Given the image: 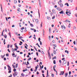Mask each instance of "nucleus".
Returning <instances> with one entry per match:
<instances>
[{
    "mask_svg": "<svg viewBox=\"0 0 77 77\" xmlns=\"http://www.w3.org/2000/svg\"><path fill=\"white\" fill-rule=\"evenodd\" d=\"M19 56H18L17 57V61L18 60V59H19Z\"/></svg>",
    "mask_w": 77,
    "mask_h": 77,
    "instance_id": "30",
    "label": "nucleus"
},
{
    "mask_svg": "<svg viewBox=\"0 0 77 77\" xmlns=\"http://www.w3.org/2000/svg\"><path fill=\"white\" fill-rule=\"evenodd\" d=\"M64 74V71H61L60 74V75H63Z\"/></svg>",
    "mask_w": 77,
    "mask_h": 77,
    "instance_id": "3",
    "label": "nucleus"
},
{
    "mask_svg": "<svg viewBox=\"0 0 77 77\" xmlns=\"http://www.w3.org/2000/svg\"><path fill=\"white\" fill-rule=\"evenodd\" d=\"M73 44H74V45H75V41H74L73 42Z\"/></svg>",
    "mask_w": 77,
    "mask_h": 77,
    "instance_id": "46",
    "label": "nucleus"
},
{
    "mask_svg": "<svg viewBox=\"0 0 77 77\" xmlns=\"http://www.w3.org/2000/svg\"><path fill=\"white\" fill-rule=\"evenodd\" d=\"M51 55L53 57V53H52L51 54Z\"/></svg>",
    "mask_w": 77,
    "mask_h": 77,
    "instance_id": "61",
    "label": "nucleus"
},
{
    "mask_svg": "<svg viewBox=\"0 0 77 77\" xmlns=\"http://www.w3.org/2000/svg\"><path fill=\"white\" fill-rule=\"evenodd\" d=\"M1 57H2V59L3 58V57H4V56H3V55H2L1 56Z\"/></svg>",
    "mask_w": 77,
    "mask_h": 77,
    "instance_id": "53",
    "label": "nucleus"
},
{
    "mask_svg": "<svg viewBox=\"0 0 77 77\" xmlns=\"http://www.w3.org/2000/svg\"><path fill=\"white\" fill-rule=\"evenodd\" d=\"M64 75H65V77H67V76L68 75V73H66Z\"/></svg>",
    "mask_w": 77,
    "mask_h": 77,
    "instance_id": "10",
    "label": "nucleus"
},
{
    "mask_svg": "<svg viewBox=\"0 0 77 77\" xmlns=\"http://www.w3.org/2000/svg\"><path fill=\"white\" fill-rule=\"evenodd\" d=\"M51 28H49V33H51Z\"/></svg>",
    "mask_w": 77,
    "mask_h": 77,
    "instance_id": "14",
    "label": "nucleus"
},
{
    "mask_svg": "<svg viewBox=\"0 0 77 77\" xmlns=\"http://www.w3.org/2000/svg\"><path fill=\"white\" fill-rule=\"evenodd\" d=\"M48 53L49 57L50 56H51V55H50V52H48Z\"/></svg>",
    "mask_w": 77,
    "mask_h": 77,
    "instance_id": "16",
    "label": "nucleus"
},
{
    "mask_svg": "<svg viewBox=\"0 0 77 77\" xmlns=\"http://www.w3.org/2000/svg\"><path fill=\"white\" fill-rule=\"evenodd\" d=\"M52 45L53 47H57V46H56V45H54V44H53Z\"/></svg>",
    "mask_w": 77,
    "mask_h": 77,
    "instance_id": "15",
    "label": "nucleus"
},
{
    "mask_svg": "<svg viewBox=\"0 0 77 77\" xmlns=\"http://www.w3.org/2000/svg\"><path fill=\"white\" fill-rule=\"evenodd\" d=\"M21 29L22 30H23V29H24V27H22L21 28Z\"/></svg>",
    "mask_w": 77,
    "mask_h": 77,
    "instance_id": "48",
    "label": "nucleus"
},
{
    "mask_svg": "<svg viewBox=\"0 0 77 77\" xmlns=\"http://www.w3.org/2000/svg\"><path fill=\"white\" fill-rule=\"evenodd\" d=\"M53 62L54 64H56V61L55 60H54Z\"/></svg>",
    "mask_w": 77,
    "mask_h": 77,
    "instance_id": "29",
    "label": "nucleus"
},
{
    "mask_svg": "<svg viewBox=\"0 0 77 77\" xmlns=\"http://www.w3.org/2000/svg\"><path fill=\"white\" fill-rule=\"evenodd\" d=\"M16 71H17V70L16 69H14L13 71H14V72Z\"/></svg>",
    "mask_w": 77,
    "mask_h": 77,
    "instance_id": "43",
    "label": "nucleus"
},
{
    "mask_svg": "<svg viewBox=\"0 0 77 77\" xmlns=\"http://www.w3.org/2000/svg\"><path fill=\"white\" fill-rule=\"evenodd\" d=\"M66 14H67V15H68L69 16H70V15L68 14V12L66 11Z\"/></svg>",
    "mask_w": 77,
    "mask_h": 77,
    "instance_id": "24",
    "label": "nucleus"
},
{
    "mask_svg": "<svg viewBox=\"0 0 77 77\" xmlns=\"http://www.w3.org/2000/svg\"><path fill=\"white\" fill-rule=\"evenodd\" d=\"M53 68H54V71L55 72L56 71V69H55V68L54 67Z\"/></svg>",
    "mask_w": 77,
    "mask_h": 77,
    "instance_id": "50",
    "label": "nucleus"
},
{
    "mask_svg": "<svg viewBox=\"0 0 77 77\" xmlns=\"http://www.w3.org/2000/svg\"><path fill=\"white\" fill-rule=\"evenodd\" d=\"M45 33V31H44V29H43V36H44V34Z\"/></svg>",
    "mask_w": 77,
    "mask_h": 77,
    "instance_id": "7",
    "label": "nucleus"
},
{
    "mask_svg": "<svg viewBox=\"0 0 77 77\" xmlns=\"http://www.w3.org/2000/svg\"><path fill=\"white\" fill-rule=\"evenodd\" d=\"M35 22L36 23H38V19H36Z\"/></svg>",
    "mask_w": 77,
    "mask_h": 77,
    "instance_id": "12",
    "label": "nucleus"
},
{
    "mask_svg": "<svg viewBox=\"0 0 77 77\" xmlns=\"http://www.w3.org/2000/svg\"><path fill=\"white\" fill-rule=\"evenodd\" d=\"M4 45L6 44V43L5 42V39L4 40Z\"/></svg>",
    "mask_w": 77,
    "mask_h": 77,
    "instance_id": "36",
    "label": "nucleus"
},
{
    "mask_svg": "<svg viewBox=\"0 0 77 77\" xmlns=\"http://www.w3.org/2000/svg\"><path fill=\"white\" fill-rule=\"evenodd\" d=\"M4 36L5 38H7V36L6 35H5Z\"/></svg>",
    "mask_w": 77,
    "mask_h": 77,
    "instance_id": "25",
    "label": "nucleus"
},
{
    "mask_svg": "<svg viewBox=\"0 0 77 77\" xmlns=\"http://www.w3.org/2000/svg\"><path fill=\"white\" fill-rule=\"evenodd\" d=\"M15 46L16 48H18V46H17L16 45H15Z\"/></svg>",
    "mask_w": 77,
    "mask_h": 77,
    "instance_id": "42",
    "label": "nucleus"
},
{
    "mask_svg": "<svg viewBox=\"0 0 77 77\" xmlns=\"http://www.w3.org/2000/svg\"><path fill=\"white\" fill-rule=\"evenodd\" d=\"M47 76L46 77H48V70H47Z\"/></svg>",
    "mask_w": 77,
    "mask_h": 77,
    "instance_id": "8",
    "label": "nucleus"
},
{
    "mask_svg": "<svg viewBox=\"0 0 77 77\" xmlns=\"http://www.w3.org/2000/svg\"><path fill=\"white\" fill-rule=\"evenodd\" d=\"M18 66V63H17L16 64V68H17V66Z\"/></svg>",
    "mask_w": 77,
    "mask_h": 77,
    "instance_id": "59",
    "label": "nucleus"
},
{
    "mask_svg": "<svg viewBox=\"0 0 77 77\" xmlns=\"http://www.w3.org/2000/svg\"><path fill=\"white\" fill-rule=\"evenodd\" d=\"M20 31H21V32H23V29H21L20 30Z\"/></svg>",
    "mask_w": 77,
    "mask_h": 77,
    "instance_id": "63",
    "label": "nucleus"
},
{
    "mask_svg": "<svg viewBox=\"0 0 77 77\" xmlns=\"http://www.w3.org/2000/svg\"><path fill=\"white\" fill-rule=\"evenodd\" d=\"M60 7L61 8H62V7H63V4H60Z\"/></svg>",
    "mask_w": 77,
    "mask_h": 77,
    "instance_id": "13",
    "label": "nucleus"
},
{
    "mask_svg": "<svg viewBox=\"0 0 77 77\" xmlns=\"http://www.w3.org/2000/svg\"><path fill=\"white\" fill-rule=\"evenodd\" d=\"M13 75L14 77H15V76L17 75V72H14V73L13 74Z\"/></svg>",
    "mask_w": 77,
    "mask_h": 77,
    "instance_id": "2",
    "label": "nucleus"
},
{
    "mask_svg": "<svg viewBox=\"0 0 77 77\" xmlns=\"http://www.w3.org/2000/svg\"><path fill=\"white\" fill-rule=\"evenodd\" d=\"M69 62H67V66H69Z\"/></svg>",
    "mask_w": 77,
    "mask_h": 77,
    "instance_id": "39",
    "label": "nucleus"
},
{
    "mask_svg": "<svg viewBox=\"0 0 77 77\" xmlns=\"http://www.w3.org/2000/svg\"><path fill=\"white\" fill-rule=\"evenodd\" d=\"M55 72H56V75H57V71H56Z\"/></svg>",
    "mask_w": 77,
    "mask_h": 77,
    "instance_id": "56",
    "label": "nucleus"
},
{
    "mask_svg": "<svg viewBox=\"0 0 77 77\" xmlns=\"http://www.w3.org/2000/svg\"><path fill=\"white\" fill-rule=\"evenodd\" d=\"M7 66H8V70H9V71L8 72V73H11V68L8 65Z\"/></svg>",
    "mask_w": 77,
    "mask_h": 77,
    "instance_id": "1",
    "label": "nucleus"
},
{
    "mask_svg": "<svg viewBox=\"0 0 77 77\" xmlns=\"http://www.w3.org/2000/svg\"><path fill=\"white\" fill-rule=\"evenodd\" d=\"M52 42L53 43H54L55 42V41H54V40H53L52 41Z\"/></svg>",
    "mask_w": 77,
    "mask_h": 77,
    "instance_id": "52",
    "label": "nucleus"
},
{
    "mask_svg": "<svg viewBox=\"0 0 77 77\" xmlns=\"http://www.w3.org/2000/svg\"><path fill=\"white\" fill-rule=\"evenodd\" d=\"M65 22H68V20H66Z\"/></svg>",
    "mask_w": 77,
    "mask_h": 77,
    "instance_id": "58",
    "label": "nucleus"
},
{
    "mask_svg": "<svg viewBox=\"0 0 77 77\" xmlns=\"http://www.w3.org/2000/svg\"><path fill=\"white\" fill-rule=\"evenodd\" d=\"M15 55V53H14V52H13V54H12V56H14Z\"/></svg>",
    "mask_w": 77,
    "mask_h": 77,
    "instance_id": "49",
    "label": "nucleus"
},
{
    "mask_svg": "<svg viewBox=\"0 0 77 77\" xmlns=\"http://www.w3.org/2000/svg\"><path fill=\"white\" fill-rule=\"evenodd\" d=\"M54 18H55V16H54L53 17H52V20H53V19H54Z\"/></svg>",
    "mask_w": 77,
    "mask_h": 77,
    "instance_id": "28",
    "label": "nucleus"
},
{
    "mask_svg": "<svg viewBox=\"0 0 77 77\" xmlns=\"http://www.w3.org/2000/svg\"><path fill=\"white\" fill-rule=\"evenodd\" d=\"M65 5H66L67 6H69V4L68 3L65 4Z\"/></svg>",
    "mask_w": 77,
    "mask_h": 77,
    "instance_id": "18",
    "label": "nucleus"
},
{
    "mask_svg": "<svg viewBox=\"0 0 77 77\" xmlns=\"http://www.w3.org/2000/svg\"><path fill=\"white\" fill-rule=\"evenodd\" d=\"M30 25L32 27H33V25L32 24V23H30Z\"/></svg>",
    "mask_w": 77,
    "mask_h": 77,
    "instance_id": "35",
    "label": "nucleus"
},
{
    "mask_svg": "<svg viewBox=\"0 0 77 77\" xmlns=\"http://www.w3.org/2000/svg\"><path fill=\"white\" fill-rule=\"evenodd\" d=\"M38 45V47H39V48H40V46H39V45L38 44V43H37L36 44V45Z\"/></svg>",
    "mask_w": 77,
    "mask_h": 77,
    "instance_id": "31",
    "label": "nucleus"
},
{
    "mask_svg": "<svg viewBox=\"0 0 77 77\" xmlns=\"http://www.w3.org/2000/svg\"><path fill=\"white\" fill-rule=\"evenodd\" d=\"M19 39H21V38H23L22 36L19 37Z\"/></svg>",
    "mask_w": 77,
    "mask_h": 77,
    "instance_id": "44",
    "label": "nucleus"
},
{
    "mask_svg": "<svg viewBox=\"0 0 77 77\" xmlns=\"http://www.w3.org/2000/svg\"><path fill=\"white\" fill-rule=\"evenodd\" d=\"M53 68H54V71L55 72L56 71V69H55V68L54 67Z\"/></svg>",
    "mask_w": 77,
    "mask_h": 77,
    "instance_id": "51",
    "label": "nucleus"
},
{
    "mask_svg": "<svg viewBox=\"0 0 77 77\" xmlns=\"http://www.w3.org/2000/svg\"><path fill=\"white\" fill-rule=\"evenodd\" d=\"M6 56L7 57H8V56H9V54H6Z\"/></svg>",
    "mask_w": 77,
    "mask_h": 77,
    "instance_id": "41",
    "label": "nucleus"
},
{
    "mask_svg": "<svg viewBox=\"0 0 77 77\" xmlns=\"http://www.w3.org/2000/svg\"><path fill=\"white\" fill-rule=\"evenodd\" d=\"M53 60H54V59H56V57L55 56L54 57H53L52 58Z\"/></svg>",
    "mask_w": 77,
    "mask_h": 77,
    "instance_id": "17",
    "label": "nucleus"
},
{
    "mask_svg": "<svg viewBox=\"0 0 77 77\" xmlns=\"http://www.w3.org/2000/svg\"><path fill=\"white\" fill-rule=\"evenodd\" d=\"M68 2H71V3H72V0H68Z\"/></svg>",
    "mask_w": 77,
    "mask_h": 77,
    "instance_id": "33",
    "label": "nucleus"
},
{
    "mask_svg": "<svg viewBox=\"0 0 77 77\" xmlns=\"http://www.w3.org/2000/svg\"><path fill=\"white\" fill-rule=\"evenodd\" d=\"M53 52H54V54H56V51H53Z\"/></svg>",
    "mask_w": 77,
    "mask_h": 77,
    "instance_id": "23",
    "label": "nucleus"
},
{
    "mask_svg": "<svg viewBox=\"0 0 77 77\" xmlns=\"http://www.w3.org/2000/svg\"><path fill=\"white\" fill-rule=\"evenodd\" d=\"M47 19H48V20H50V17H47Z\"/></svg>",
    "mask_w": 77,
    "mask_h": 77,
    "instance_id": "20",
    "label": "nucleus"
},
{
    "mask_svg": "<svg viewBox=\"0 0 77 77\" xmlns=\"http://www.w3.org/2000/svg\"><path fill=\"white\" fill-rule=\"evenodd\" d=\"M17 11L19 12H20V8H17Z\"/></svg>",
    "mask_w": 77,
    "mask_h": 77,
    "instance_id": "21",
    "label": "nucleus"
},
{
    "mask_svg": "<svg viewBox=\"0 0 77 77\" xmlns=\"http://www.w3.org/2000/svg\"><path fill=\"white\" fill-rule=\"evenodd\" d=\"M63 27L64 28V29H66V28L65 27V26H64V25H63H63L61 26V28H62V29H63Z\"/></svg>",
    "mask_w": 77,
    "mask_h": 77,
    "instance_id": "6",
    "label": "nucleus"
},
{
    "mask_svg": "<svg viewBox=\"0 0 77 77\" xmlns=\"http://www.w3.org/2000/svg\"><path fill=\"white\" fill-rule=\"evenodd\" d=\"M51 76L52 77H54V74H52Z\"/></svg>",
    "mask_w": 77,
    "mask_h": 77,
    "instance_id": "64",
    "label": "nucleus"
},
{
    "mask_svg": "<svg viewBox=\"0 0 77 77\" xmlns=\"http://www.w3.org/2000/svg\"><path fill=\"white\" fill-rule=\"evenodd\" d=\"M66 60H64L63 61V63H64V64H66Z\"/></svg>",
    "mask_w": 77,
    "mask_h": 77,
    "instance_id": "9",
    "label": "nucleus"
},
{
    "mask_svg": "<svg viewBox=\"0 0 77 77\" xmlns=\"http://www.w3.org/2000/svg\"><path fill=\"white\" fill-rule=\"evenodd\" d=\"M75 16L77 17V14H75Z\"/></svg>",
    "mask_w": 77,
    "mask_h": 77,
    "instance_id": "62",
    "label": "nucleus"
},
{
    "mask_svg": "<svg viewBox=\"0 0 77 77\" xmlns=\"http://www.w3.org/2000/svg\"><path fill=\"white\" fill-rule=\"evenodd\" d=\"M14 3H17V0H14Z\"/></svg>",
    "mask_w": 77,
    "mask_h": 77,
    "instance_id": "26",
    "label": "nucleus"
},
{
    "mask_svg": "<svg viewBox=\"0 0 77 77\" xmlns=\"http://www.w3.org/2000/svg\"><path fill=\"white\" fill-rule=\"evenodd\" d=\"M41 53H42V54H44V51H41Z\"/></svg>",
    "mask_w": 77,
    "mask_h": 77,
    "instance_id": "34",
    "label": "nucleus"
},
{
    "mask_svg": "<svg viewBox=\"0 0 77 77\" xmlns=\"http://www.w3.org/2000/svg\"><path fill=\"white\" fill-rule=\"evenodd\" d=\"M12 66H13L14 68H16L15 66L14 65H12Z\"/></svg>",
    "mask_w": 77,
    "mask_h": 77,
    "instance_id": "32",
    "label": "nucleus"
},
{
    "mask_svg": "<svg viewBox=\"0 0 77 77\" xmlns=\"http://www.w3.org/2000/svg\"><path fill=\"white\" fill-rule=\"evenodd\" d=\"M7 48H9V45H7Z\"/></svg>",
    "mask_w": 77,
    "mask_h": 77,
    "instance_id": "55",
    "label": "nucleus"
},
{
    "mask_svg": "<svg viewBox=\"0 0 77 77\" xmlns=\"http://www.w3.org/2000/svg\"><path fill=\"white\" fill-rule=\"evenodd\" d=\"M68 14H71V11H69L68 12Z\"/></svg>",
    "mask_w": 77,
    "mask_h": 77,
    "instance_id": "27",
    "label": "nucleus"
},
{
    "mask_svg": "<svg viewBox=\"0 0 77 77\" xmlns=\"http://www.w3.org/2000/svg\"><path fill=\"white\" fill-rule=\"evenodd\" d=\"M60 14H64V12L63 11H61L59 12Z\"/></svg>",
    "mask_w": 77,
    "mask_h": 77,
    "instance_id": "4",
    "label": "nucleus"
},
{
    "mask_svg": "<svg viewBox=\"0 0 77 77\" xmlns=\"http://www.w3.org/2000/svg\"><path fill=\"white\" fill-rule=\"evenodd\" d=\"M65 53H67V54H69V52L68 51L66 50L65 51Z\"/></svg>",
    "mask_w": 77,
    "mask_h": 77,
    "instance_id": "11",
    "label": "nucleus"
},
{
    "mask_svg": "<svg viewBox=\"0 0 77 77\" xmlns=\"http://www.w3.org/2000/svg\"><path fill=\"white\" fill-rule=\"evenodd\" d=\"M40 40H41V38H39L38 39V41H39V42H40V41H40Z\"/></svg>",
    "mask_w": 77,
    "mask_h": 77,
    "instance_id": "40",
    "label": "nucleus"
},
{
    "mask_svg": "<svg viewBox=\"0 0 77 77\" xmlns=\"http://www.w3.org/2000/svg\"><path fill=\"white\" fill-rule=\"evenodd\" d=\"M55 30H56V32H58V31L57 30V29L56 28L55 29Z\"/></svg>",
    "mask_w": 77,
    "mask_h": 77,
    "instance_id": "37",
    "label": "nucleus"
},
{
    "mask_svg": "<svg viewBox=\"0 0 77 77\" xmlns=\"http://www.w3.org/2000/svg\"><path fill=\"white\" fill-rule=\"evenodd\" d=\"M4 60H6V58H5V57L4 58Z\"/></svg>",
    "mask_w": 77,
    "mask_h": 77,
    "instance_id": "60",
    "label": "nucleus"
},
{
    "mask_svg": "<svg viewBox=\"0 0 77 77\" xmlns=\"http://www.w3.org/2000/svg\"><path fill=\"white\" fill-rule=\"evenodd\" d=\"M31 60V57H29V58L28 59V61H29V60Z\"/></svg>",
    "mask_w": 77,
    "mask_h": 77,
    "instance_id": "38",
    "label": "nucleus"
},
{
    "mask_svg": "<svg viewBox=\"0 0 77 77\" xmlns=\"http://www.w3.org/2000/svg\"><path fill=\"white\" fill-rule=\"evenodd\" d=\"M71 74V72L69 71V75H70V74Z\"/></svg>",
    "mask_w": 77,
    "mask_h": 77,
    "instance_id": "47",
    "label": "nucleus"
},
{
    "mask_svg": "<svg viewBox=\"0 0 77 77\" xmlns=\"http://www.w3.org/2000/svg\"><path fill=\"white\" fill-rule=\"evenodd\" d=\"M51 16H52V15H53V13H51Z\"/></svg>",
    "mask_w": 77,
    "mask_h": 77,
    "instance_id": "57",
    "label": "nucleus"
},
{
    "mask_svg": "<svg viewBox=\"0 0 77 77\" xmlns=\"http://www.w3.org/2000/svg\"><path fill=\"white\" fill-rule=\"evenodd\" d=\"M57 10H58V11H61V9L60 8H57Z\"/></svg>",
    "mask_w": 77,
    "mask_h": 77,
    "instance_id": "5",
    "label": "nucleus"
},
{
    "mask_svg": "<svg viewBox=\"0 0 77 77\" xmlns=\"http://www.w3.org/2000/svg\"><path fill=\"white\" fill-rule=\"evenodd\" d=\"M52 12L53 13H55V10H54V9H53Z\"/></svg>",
    "mask_w": 77,
    "mask_h": 77,
    "instance_id": "19",
    "label": "nucleus"
},
{
    "mask_svg": "<svg viewBox=\"0 0 77 77\" xmlns=\"http://www.w3.org/2000/svg\"><path fill=\"white\" fill-rule=\"evenodd\" d=\"M12 51H15V50H14L13 48H12Z\"/></svg>",
    "mask_w": 77,
    "mask_h": 77,
    "instance_id": "45",
    "label": "nucleus"
},
{
    "mask_svg": "<svg viewBox=\"0 0 77 77\" xmlns=\"http://www.w3.org/2000/svg\"><path fill=\"white\" fill-rule=\"evenodd\" d=\"M21 75L23 77V76H24V73H22L21 74Z\"/></svg>",
    "mask_w": 77,
    "mask_h": 77,
    "instance_id": "22",
    "label": "nucleus"
},
{
    "mask_svg": "<svg viewBox=\"0 0 77 77\" xmlns=\"http://www.w3.org/2000/svg\"><path fill=\"white\" fill-rule=\"evenodd\" d=\"M50 38H51V36H49V39L50 40Z\"/></svg>",
    "mask_w": 77,
    "mask_h": 77,
    "instance_id": "54",
    "label": "nucleus"
}]
</instances>
